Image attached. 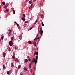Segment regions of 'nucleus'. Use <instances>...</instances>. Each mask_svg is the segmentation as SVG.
Returning a JSON list of instances; mask_svg holds the SVG:
<instances>
[{
	"label": "nucleus",
	"mask_w": 75,
	"mask_h": 75,
	"mask_svg": "<svg viewBox=\"0 0 75 75\" xmlns=\"http://www.w3.org/2000/svg\"><path fill=\"white\" fill-rule=\"evenodd\" d=\"M35 54H36V55H37V56L36 57V59L35 60V59L34 58H33V60H32V61L30 63V64H29V67L30 68H31V65H32V64H33V63H34V62H35V64H36L37 62V61H38V52H35L34 53V55H35Z\"/></svg>",
	"instance_id": "obj_1"
},
{
	"label": "nucleus",
	"mask_w": 75,
	"mask_h": 75,
	"mask_svg": "<svg viewBox=\"0 0 75 75\" xmlns=\"http://www.w3.org/2000/svg\"><path fill=\"white\" fill-rule=\"evenodd\" d=\"M39 32H40V33L41 34V36H42V33H43V30H42V28H40V30Z\"/></svg>",
	"instance_id": "obj_2"
},
{
	"label": "nucleus",
	"mask_w": 75,
	"mask_h": 75,
	"mask_svg": "<svg viewBox=\"0 0 75 75\" xmlns=\"http://www.w3.org/2000/svg\"><path fill=\"white\" fill-rule=\"evenodd\" d=\"M9 45L11 46H12L13 45V42L12 41H10L9 42Z\"/></svg>",
	"instance_id": "obj_3"
},
{
	"label": "nucleus",
	"mask_w": 75,
	"mask_h": 75,
	"mask_svg": "<svg viewBox=\"0 0 75 75\" xmlns=\"http://www.w3.org/2000/svg\"><path fill=\"white\" fill-rule=\"evenodd\" d=\"M8 31L9 32V33H8V35L9 36H10V35L11 34V32H12V30H10V29H9V30H8Z\"/></svg>",
	"instance_id": "obj_4"
},
{
	"label": "nucleus",
	"mask_w": 75,
	"mask_h": 75,
	"mask_svg": "<svg viewBox=\"0 0 75 75\" xmlns=\"http://www.w3.org/2000/svg\"><path fill=\"white\" fill-rule=\"evenodd\" d=\"M22 20L23 21H25V18H24V17H23V18H22Z\"/></svg>",
	"instance_id": "obj_5"
},
{
	"label": "nucleus",
	"mask_w": 75,
	"mask_h": 75,
	"mask_svg": "<svg viewBox=\"0 0 75 75\" xmlns=\"http://www.w3.org/2000/svg\"><path fill=\"white\" fill-rule=\"evenodd\" d=\"M28 59H25V60L24 61L25 63H27L28 62Z\"/></svg>",
	"instance_id": "obj_6"
},
{
	"label": "nucleus",
	"mask_w": 75,
	"mask_h": 75,
	"mask_svg": "<svg viewBox=\"0 0 75 75\" xmlns=\"http://www.w3.org/2000/svg\"><path fill=\"white\" fill-rule=\"evenodd\" d=\"M33 43L35 45V46H36V42H34Z\"/></svg>",
	"instance_id": "obj_7"
},
{
	"label": "nucleus",
	"mask_w": 75,
	"mask_h": 75,
	"mask_svg": "<svg viewBox=\"0 0 75 75\" xmlns=\"http://www.w3.org/2000/svg\"><path fill=\"white\" fill-rule=\"evenodd\" d=\"M23 69L24 70H25L26 71H27L28 70L26 68V67H24L23 68Z\"/></svg>",
	"instance_id": "obj_8"
},
{
	"label": "nucleus",
	"mask_w": 75,
	"mask_h": 75,
	"mask_svg": "<svg viewBox=\"0 0 75 75\" xmlns=\"http://www.w3.org/2000/svg\"><path fill=\"white\" fill-rule=\"evenodd\" d=\"M22 36L21 35L19 36V39L20 40H21L22 39Z\"/></svg>",
	"instance_id": "obj_9"
},
{
	"label": "nucleus",
	"mask_w": 75,
	"mask_h": 75,
	"mask_svg": "<svg viewBox=\"0 0 75 75\" xmlns=\"http://www.w3.org/2000/svg\"><path fill=\"white\" fill-rule=\"evenodd\" d=\"M3 56L4 57H5V55H6V53H3Z\"/></svg>",
	"instance_id": "obj_10"
},
{
	"label": "nucleus",
	"mask_w": 75,
	"mask_h": 75,
	"mask_svg": "<svg viewBox=\"0 0 75 75\" xmlns=\"http://www.w3.org/2000/svg\"><path fill=\"white\" fill-rule=\"evenodd\" d=\"M11 67H13V63H11Z\"/></svg>",
	"instance_id": "obj_11"
},
{
	"label": "nucleus",
	"mask_w": 75,
	"mask_h": 75,
	"mask_svg": "<svg viewBox=\"0 0 75 75\" xmlns=\"http://www.w3.org/2000/svg\"><path fill=\"white\" fill-rule=\"evenodd\" d=\"M32 2V1H29V3L30 4H31Z\"/></svg>",
	"instance_id": "obj_12"
},
{
	"label": "nucleus",
	"mask_w": 75,
	"mask_h": 75,
	"mask_svg": "<svg viewBox=\"0 0 75 75\" xmlns=\"http://www.w3.org/2000/svg\"><path fill=\"white\" fill-rule=\"evenodd\" d=\"M28 43H29V44H32V43L31 42V41H29L28 42Z\"/></svg>",
	"instance_id": "obj_13"
},
{
	"label": "nucleus",
	"mask_w": 75,
	"mask_h": 75,
	"mask_svg": "<svg viewBox=\"0 0 75 75\" xmlns=\"http://www.w3.org/2000/svg\"><path fill=\"white\" fill-rule=\"evenodd\" d=\"M7 6H6V5L4 6V8H5L6 9H7Z\"/></svg>",
	"instance_id": "obj_14"
},
{
	"label": "nucleus",
	"mask_w": 75,
	"mask_h": 75,
	"mask_svg": "<svg viewBox=\"0 0 75 75\" xmlns=\"http://www.w3.org/2000/svg\"><path fill=\"white\" fill-rule=\"evenodd\" d=\"M41 24H42V26H44V24L42 22L41 23Z\"/></svg>",
	"instance_id": "obj_15"
},
{
	"label": "nucleus",
	"mask_w": 75,
	"mask_h": 75,
	"mask_svg": "<svg viewBox=\"0 0 75 75\" xmlns=\"http://www.w3.org/2000/svg\"><path fill=\"white\" fill-rule=\"evenodd\" d=\"M2 4L3 5H5V2H2Z\"/></svg>",
	"instance_id": "obj_16"
},
{
	"label": "nucleus",
	"mask_w": 75,
	"mask_h": 75,
	"mask_svg": "<svg viewBox=\"0 0 75 75\" xmlns=\"http://www.w3.org/2000/svg\"><path fill=\"white\" fill-rule=\"evenodd\" d=\"M20 75H24V74L23 73V72H21L20 73Z\"/></svg>",
	"instance_id": "obj_17"
},
{
	"label": "nucleus",
	"mask_w": 75,
	"mask_h": 75,
	"mask_svg": "<svg viewBox=\"0 0 75 75\" xmlns=\"http://www.w3.org/2000/svg\"><path fill=\"white\" fill-rule=\"evenodd\" d=\"M21 67V65H19V66H18V69H20Z\"/></svg>",
	"instance_id": "obj_18"
},
{
	"label": "nucleus",
	"mask_w": 75,
	"mask_h": 75,
	"mask_svg": "<svg viewBox=\"0 0 75 75\" xmlns=\"http://www.w3.org/2000/svg\"><path fill=\"white\" fill-rule=\"evenodd\" d=\"M38 19H37L36 21H35V24H36L37 22H38Z\"/></svg>",
	"instance_id": "obj_19"
},
{
	"label": "nucleus",
	"mask_w": 75,
	"mask_h": 75,
	"mask_svg": "<svg viewBox=\"0 0 75 75\" xmlns=\"http://www.w3.org/2000/svg\"><path fill=\"white\" fill-rule=\"evenodd\" d=\"M30 72L31 73H32L33 71V69H30Z\"/></svg>",
	"instance_id": "obj_20"
},
{
	"label": "nucleus",
	"mask_w": 75,
	"mask_h": 75,
	"mask_svg": "<svg viewBox=\"0 0 75 75\" xmlns=\"http://www.w3.org/2000/svg\"><path fill=\"white\" fill-rule=\"evenodd\" d=\"M3 67L4 69H5V68H6V67H5V66H4V65H3Z\"/></svg>",
	"instance_id": "obj_21"
},
{
	"label": "nucleus",
	"mask_w": 75,
	"mask_h": 75,
	"mask_svg": "<svg viewBox=\"0 0 75 75\" xmlns=\"http://www.w3.org/2000/svg\"><path fill=\"white\" fill-rule=\"evenodd\" d=\"M37 38H35L34 39L35 41H37Z\"/></svg>",
	"instance_id": "obj_22"
},
{
	"label": "nucleus",
	"mask_w": 75,
	"mask_h": 75,
	"mask_svg": "<svg viewBox=\"0 0 75 75\" xmlns=\"http://www.w3.org/2000/svg\"><path fill=\"white\" fill-rule=\"evenodd\" d=\"M23 26H24V27H26V24H24V25H23Z\"/></svg>",
	"instance_id": "obj_23"
},
{
	"label": "nucleus",
	"mask_w": 75,
	"mask_h": 75,
	"mask_svg": "<svg viewBox=\"0 0 75 75\" xmlns=\"http://www.w3.org/2000/svg\"><path fill=\"white\" fill-rule=\"evenodd\" d=\"M11 40H13V37H11Z\"/></svg>",
	"instance_id": "obj_24"
},
{
	"label": "nucleus",
	"mask_w": 75,
	"mask_h": 75,
	"mask_svg": "<svg viewBox=\"0 0 75 75\" xmlns=\"http://www.w3.org/2000/svg\"><path fill=\"white\" fill-rule=\"evenodd\" d=\"M13 14H15V11L14 10H13Z\"/></svg>",
	"instance_id": "obj_25"
},
{
	"label": "nucleus",
	"mask_w": 75,
	"mask_h": 75,
	"mask_svg": "<svg viewBox=\"0 0 75 75\" xmlns=\"http://www.w3.org/2000/svg\"><path fill=\"white\" fill-rule=\"evenodd\" d=\"M15 57V56H14V55H13V56H12V58H13V59H14Z\"/></svg>",
	"instance_id": "obj_26"
},
{
	"label": "nucleus",
	"mask_w": 75,
	"mask_h": 75,
	"mask_svg": "<svg viewBox=\"0 0 75 75\" xmlns=\"http://www.w3.org/2000/svg\"><path fill=\"white\" fill-rule=\"evenodd\" d=\"M11 50V49L10 48H9V49H8V51L9 52H10Z\"/></svg>",
	"instance_id": "obj_27"
},
{
	"label": "nucleus",
	"mask_w": 75,
	"mask_h": 75,
	"mask_svg": "<svg viewBox=\"0 0 75 75\" xmlns=\"http://www.w3.org/2000/svg\"><path fill=\"white\" fill-rule=\"evenodd\" d=\"M33 4H31V8H32V7H33Z\"/></svg>",
	"instance_id": "obj_28"
},
{
	"label": "nucleus",
	"mask_w": 75,
	"mask_h": 75,
	"mask_svg": "<svg viewBox=\"0 0 75 75\" xmlns=\"http://www.w3.org/2000/svg\"><path fill=\"white\" fill-rule=\"evenodd\" d=\"M33 28V27H31V28H30V30H31V29H32Z\"/></svg>",
	"instance_id": "obj_29"
},
{
	"label": "nucleus",
	"mask_w": 75,
	"mask_h": 75,
	"mask_svg": "<svg viewBox=\"0 0 75 75\" xmlns=\"http://www.w3.org/2000/svg\"><path fill=\"white\" fill-rule=\"evenodd\" d=\"M9 71H7V74H9Z\"/></svg>",
	"instance_id": "obj_30"
},
{
	"label": "nucleus",
	"mask_w": 75,
	"mask_h": 75,
	"mask_svg": "<svg viewBox=\"0 0 75 75\" xmlns=\"http://www.w3.org/2000/svg\"><path fill=\"white\" fill-rule=\"evenodd\" d=\"M28 60L29 61V62H30V61H31L30 59H29Z\"/></svg>",
	"instance_id": "obj_31"
},
{
	"label": "nucleus",
	"mask_w": 75,
	"mask_h": 75,
	"mask_svg": "<svg viewBox=\"0 0 75 75\" xmlns=\"http://www.w3.org/2000/svg\"><path fill=\"white\" fill-rule=\"evenodd\" d=\"M23 17H25V14H23Z\"/></svg>",
	"instance_id": "obj_32"
},
{
	"label": "nucleus",
	"mask_w": 75,
	"mask_h": 75,
	"mask_svg": "<svg viewBox=\"0 0 75 75\" xmlns=\"http://www.w3.org/2000/svg\"><path fill=\"white\" fill-rule=\"evenodd\" d=\"M8 9H6V12H8Z\"/></svg>",
	"instance_id": "obj_33"
},
{
	"label": "nucleus",
	"mask_w": 75,
	"mask_h": 75,
	"mask_svg": "<svg viewBox=\"0 0 75 75\" xmlns=\"http://www.w3.org/2000/svg\"><path fill=\"white\" fill-rule=\"evenodd\" d=\"M25 23H28V21H26L25 22Z\"/></svg>",
	"instance_id": "obj_34"
},
{
	"label": "nucleus",
	"mask_w": 75,
	"mask_h": 75,
	"mask_svg": "<svg viewBox=\"0 0 75 75\" xmlns=\"http://www.w3.org/2000/svg\"><path fill=\"white\" fill-rule=\"evenodd\" d=\"M38 34H37V35L36 37H38Z\"/></svg>",
	"instance_id": "obj_35"
},
{
	"label": "nucleus",
	"mask_w": 75,
	"mask_h": 75,
	"mask_svg": "<svg viewBox=\"0 0 75 75\" xmlns=\"http://www.w3.org/2000/svg\"><path fill=\"white\" fill-rule=\"evenodd\" d=\"M36 0H33V2H35L36 1Z\"/></svg>",
	"instance_id": "obj_36"
},
{
	"label": "nucleus",
	"mask_w": 75,
	"mask_h": 75,
	"mask_svg": "<svg viewBox=\"0 0 75 75\" xmlns=\"http://www.w3.org/2000/svg\"><path fill=\"white\" fill-rule=\"evenodd\" d=\"M1 39H3V36H2V37H1Z\"/></svg>",
	"instance_id": "obj_37"
},
{
	"label": "nucleus",
	"mask_w": 75,
	"mask_h": 75,
	"mask_svg": "<svg viewBox=\"0 0 75 75\" xmlns=\"http://www.w3.org/2000/svg\"><path fill=\"white\" fill-rule=\"evenodd\" d=\"M29 9H31V6H30V7H29Z\"/></svg>",
	"instance_id": "obj_38"
},
{
	"label": "nucleus",
	"mask_w": 75,
	"mask_h": 75,
	"mask_svg": "<svg viewBox=\"0 0 75 75\" xmlns=\"http://www.w3.org/2000/svg\"><path fill=\"white\" fill-rule=\"evenodd\" d=\"M17 26H19L18 24H17Z\"/></svg>",
	"instance_id": "obj_39"
},
{
	"label": "nucleus",
	"mask_w": 75,
	"mask_h": 75,
	"mask_svg": "<svg viewBox=\"0 0 75 75\" xmlns=\"http://www.w3.org/2000/svg\"><path fill=\"white\" fill-rule=\"evenodd\" d=\"M6 6H7H7H8V4H6Z\"/></svg>",
	"instance_id": "obj_40"
},
{
	"label": "nucleus",
	"mask_w": 75,
	"mask_h": 75,
	"mask_svg": "<svg viewBox=\"0 0 75 75\" xmlns=\"http://www.w3.org/2000/svg\"><path fill=\"white\" fill-rule=\"evenodd\" d=\"M39 37H38V38H37V39H38V40H39Z\"/></svg>",
	"instance_id": "obj_41"
},
{
	"label": "nucleus",
	"mask_w": 75,
	"mask_h": 75,
	"mask_svg": "<svg viewBox=\"0 0 75 75\" xmlns=\"http://www.w3.org/2000/svg\"><path fill=\"white\" fill-rule=\"evenodd\" d=\"M29 1V0H26V2H28V1Z\"/></svg>",
	"instance_id": "obj_42"
},
{
	"label": "nucleus",
	"mask_w": 75,
	"mask_h": 75,
	"mask_svg": "<svg viewBox=\"0 0 75 75\" xmlns=\"http://www.w3.org/2000/svg\"><path fill=\"white\" fill-rule=\"evenodd\" d=\"M13 55H15V53H14V52H13Z\"/></svg>",
	"instance_id": "obj_43"
},
{
	"label": "nucleus",
	"mask_w": 75,
	"mask_h": 75,
	"mask_svg": "<svg viewBox=\"0 0 75 75\" xmlns=\"http://www.w3.org/2000/svg\"><path fill=\"white\" fill-rule=\"evenodd\" d=\"M40 28V26L39 25L38 27V29H39V28Z\"/></svg>",
	"instance_id": "obj_44"
},
{
	"label": "nucleus",
	"mask_w": 75,
	"mask_h": 75,
	"mask_svg": "<svg viewBox=\"0 0 75 75\" xmlns=\"http://www.w3.org/2000/svg\"><path fill=\"white\" fill-rule=\"evenodd\" d=\"M27 57H28V58H29V56H28Z\"/></svg>",
	"instance_id": "obj_45"
},
{
	"label": "nucleus",
	"mask_w": 75,
	"mask_h": 75,
	"mask_svg": "<svg viewBox=\"0 0 75 75\" xmlns=\"http://www.w3.org/2000/svg\"><path fill=\"white\" fill-rule=\"evenodd\" d=\"M28 48H29V47H27V49H28Z\"/></svg>",
	"instance_id": "obj_46"
},
{
	"label": "nucleus",
	"mask_w": 75,
	"mask_h": 75,
	"mask_svg": "<svg viewBox=\"0 0 75 75\" xmlns=\"http://www.w3.org/2000/svg\"><path fill=\"white\" fill-rule=\"evenodd\" d=\"M14 23H16V22H14Z\"/></svg>",
	"instance_id": "obj_47"
},
{
	"label": "nucleus",
	"mask_w": 75,
	"mask_h": 75,
	"mask_svg": "<svg viewBox=\"0 0 75 75\" xmlns=\"http://www.w3.org/2000/svg\"><path fill=\"white\" fill-rule=\"evenodd\" d=\"M15 49H16L17 48H16V47H15Z\"/></svg>",
	"instance_id": "obj_48"
},
{
	"label": "nucleus",
	"mask_w": 75,
	"mask_h": 75,
	"mask_svg": "<svg viewBox=\"0 0 75 75\" xmlns=\"http://www.w3.org/2000/svg\"><path fill=\"white\" fill-rule=\"evenodd\" d=\"M16 24L17 25V23L16 22Z\"/></svg>",
	"instance_id": "obj_49"
},
{
	"label": "nucleus",
	"mask_w": 75,
	"mask_h": 75,
	"mask_svg": "<svg viewBox=\"0 0 75 75\" xmlns=\"http://www.w3.org/2000/svg\"><path fill=\"white\" fill-rule=\"evenodd\" d=\"M38 48H37V50H38Z\"/></svg>",
	"instance_id": "obj_50"
},
{
	"label": "nucleus",
	"mask_w": 75,
	"mask_h": 75,
	"mask_svg": "<svg viewBox=\"0 0 75 75\" xmlns=\"http://www.w3.org/2000/svg\"><path fill=\"white\" fill-rule=\"evenodd\" d=\"M1 39H0V41H1Z\"/></svg>",
	"instance_id": "obj_51"
},
{
	"label": "nucleus",
	"mask_w": 75,
	"mask_h": 75,
	"mask_svg": "<svg viewBox=\"0 0 75 75\" xmlns=\"http://www.w3.org/2000/svg\"><path fill=\"white\" fill-rule=\"evenodd\" d=\"M20 40H18V42H20Z\"/></svg>",
	"instance_id": "obj_52"
},
{
	"label": "nucleus",
	"mask_w": 75,
	"mask_h": 75,
	"mask_svg": "<svg viewBox=\"0 0 75 75\" xmlns=\"http://www.w3.org/2000/svg\"><path fill=\"white\" fill-rule=\"evenodd\" d=\"M33 75H35L34 73H33Z\"/></svg>",
	"instance_id": "obj_53"
},
{
	"label": "nucleus",
	"mask_w": 75,
	"mask_h": 75,
	"mask_svg": "<svg viewBox=\"0 0 75 75\" xmlns=\"http://www.w3.org/2000/svg\"><path fill=\"white\" fill-rule=\"evenodd\" d=\"M34 69H35V70L36 68H35Z\"/></svg>",
	"instance_id": "obj_54"
},
{
	"label": "nucleus",
	"mask_w": 75,
	"mask_h": 75,
	"mask_svg": "<svg viewBox=\"0 0 75 75\" xmlns=\"http://www.w3.org/2000/svg\"><path fill=\"white\" fill-rule=\"evenodd\" d=\"M1 70V69H0V71Z\"/></svg>",
	"instance_id": "obj_55"
},
{
	"label": "nucleus",
	"mask_w": 75,
	"mask_h": 75,
	"mask_svg": "<svg viewBox=\"0 0 75 75\" xmlns=\"http://www.w3.org/2000/svg\"><path fill=\"white\" fill-rule=\"evenodd\" d=\"M1 8V6H0V8Z\"/></svg>",
	"instance_id": "obj_56"
},
{
	"label": "nucleus",
	"mask_w": 75,
	"mask_h": 75,
	"mask_svg": "<svg viewBox=\"0 0 75 75\" xmlns=\"http://www.w3.org/2000/svg\"><path fill=\"white\" fill-rule=\"evenodd\" d=\"M11 70H10V72L11 71Z\"/></svg>",
	"instance_id": "obj_57"
}]
</instances>
